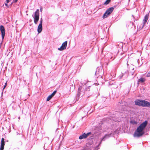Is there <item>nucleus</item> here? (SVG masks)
Instances as JSON below:
<instances>
[{
  "label": "nucleus",
  "mask_w": 150,
  "mask_h": 150,
  "mask_svg": "<svg viewBox=\"0 0 150 150\" xmlns=\"http://www.w3.org/2000/svg\"><path fill=\"white\" fill-rule=\"evenodd\" d=\"M40 11L41 12L42 11V8H40Z\"/></svg>",
  "instance_id": "nucleus-23"
},
{
  "label": "nucleus",
  "mask_w": 150,
  "mask_h": 150,
  "mask_svg": "<svg viewBox=\"0 0 150 150\" xmlns=\"http://www.w3.org/2000/svg\"><path fill=\"white\" fill-rule=\"evenodd\" d=\"M0 30L1 32L2 39H3L5 34V31L4 26L3 25L0 26Z\"/></svg>",
  "instance_id": "nucleus-6"
},
{
  "label": "nucleus",
  "mask_w": 150,
  "mask_h": 150,
  "mask_svg": "<svg viewBox=\"0 0 150 150\" xmlns=\"http://www.w3.org/2000/svg\"><path fill=\"white\" fill-rule=\"evenodd\" d=\"M111 133H110V134H106L105 136H104V137L101 139V141H104L106 139L110 137L111 136Z\"/></svg>",
  "instance_id": "nucleus-11"
},
{
  "label": "nucleus",
  "mask_w": 150,
  "mask_h": 150,
  "mask_svg": "<svg viewBox=\"0 0 150 150\" xmlns=\"http://www.w3.org/2000/svg\"><path fill=\"white\" fill-rule=\"evenodd\" d=\"M5 145L4 139V138H2L1 140V146L0 147V150H3Z\"/></svg>",
  "instance_id": "nucleus-8"
},
{
  "label": "nucleus",
  "mask_w": 150,
  "mask_h": 150,
  "mask_svg": "<svg viewBox=\"0 0 150 150\" xmlns=\"http://www.w3.org/2000/svg\"><path fill=\"white\" fill-rule=\"evenodd\" d=\"M17 1H18V0H15V2H17Z\"/></svg>",
  "instance_id": "nucleus-24"
},
{
  "label": "nucleus",
  "mask_w": 150,
  "mask_h": 150,
  "mask_svg": "<svg viewBox=\"0 0 150 150\" xmlns=\"http://www.w3.org/2000/svg\"><path fill=\"white\" fill-rule=\"evenodd\" d=\"M146 76L147 77H150V72H149L147 73V75H146Z\"/></svg>",
  "instance_id": "nucleus-19"
},
{
  "label": "nucleus",
  "mask_w": 150,
  "mask_h": 150,
  "mask_svg": "<svg viewBox=\"0 0 150 150\" xmlns=\"http://www.w3.org/2000/svg\"><path fill=\"white\" fill-rule=\"evenodd\" d=\"M146 79L144 78H141L139 79L138 81V83H143L145 81Z\"/></svg>",
  "instance_id": "nucleus-13"
},
{
  "label": "nucleus",
  "mask_w": 150,
  "mask_h": 150,
  "mask_svg": "<svg viewBox=\"0 0 150 150\" xmlns=\"http://www.w3.org/2000/svg\"><path fill=\"white\" fill-rule=\"evenodd\" d=\"M42 29V24H39L38 27L37 31L38 33H40Z\"/></svg>",
  "instance_id": "nucleus-10"
},
{
  "label": "nucleus",
  "mask_w": 150,
  "mask_h": 150,
  "mask_svg": "<svg viewBox=\"0 0 150 150\" xmlns=\"http://www.w3.org/2000/svg\"><path fill=\"white\" fill-rule=\"evenodd\" d=\"M32 17L33 18L34 23L35 24H37L39 18V9L37 10L34 14L32 15Z\"/></svg>",
  "instance_id": "nucleus-3"
},
{
  "label": "nucleus",
  "mask_w": 150,
  "mask_h": 150,
  "mask_svg": "<svg viewBox=\"0 0 150 150\" xmlns=\"http://www.w3.org/2000/svg\"><path fill=\"white\" fill-rule=\"evenodd\" d=\"M149 18V15L148 14H146L144 17V19L143 20V27L145 25V24H146L147 21L148 19Z\"/></svg>",
  "instance_id": "nucleus-12"
},
{
  "label": "nucleus",
  "mask_w": 150,
  "mask_h": 150,
  "mask_svg": "<svg viewBox=\"0 0 150 150\" xmlns=\"http://www.w3.org/2000/svg\"><path fill=\"white\" fill-rule=\"evenodd\" d=\"M67 41H65L62 43L61 47L60 48H58V50L60 51H62L65 50L67 47Z\"/></svg>",
  "instance_id": "nucleus-5"
},
{
  "label": "nucleus",
  "mask_w": 150,
  "mask_h": 150,
  "mask_svg": "<svg viewBox=\"0 0 150 150\" xmlns=\"http://www.w3.org/2000/svg\"><path fill=\"white\" fill-rule=\"evenodd\" d=\"M42 21H43V20H42V18H41L40 19V23L39 24H42Z\"/></svg>",
  "instance_id": "nucleus-21"
},
{
  "label": "nucleus",
  "mask_w": 150,
  "mask_h": 150,
  "mask_svg": "<svg viewBox=\"0 0 150 150\" xmlns=\"http://www.w3.org/2000/svg\"><path fill=\"white\" fill-rule=\"evenodd\" d=\"M9 0H6V2H7V3H8L9 2Z\"/></svg>",
  "instance_id": "nucleus-22"
},
{
  "label": "nucleus",
  "mask_w": 150,
  "mask_h": 150,
  "mask_svg": "<svg viewBox=\"0 0 150 150\" xmlns=\"http://www.w3.org/2000/svg\"><path fill=\"white\" fill-rule=\"evenodd\" d=\"M130 122L131 123L134 125H136L137 123V122L136 121L134 120H130Z\"/></svg>",
  "instance_id": "nucleus-14"
},
{
  "label": "nucleus",
  "mask_w": 150,
  "mask_h": 150,
  "mask_svg": "<svg viewBox=\"0 0 150 150\" xmlns=\"http://www.w3.org/2000/svg\"><path fill=\"white\" fill-rule=\"evenodd\" d=\"M7 81H6V82L5 83V85H4V86L3 88V90L6 87V86H7Z\"/></svg>",
  "instance_id": "nucleus-20"
},
{
  "label": "nucleus",
  "mask_w": 150,
  "mask_h": 150,
  "mask_svg": "<svg viewBox=\"0 0 150 150\" xmlns=\"http://www.w3.org/2000/svg\"><path fill=\"white\" fill-rule=\"evenodd\" d=\"M103 70L102 69H100L99 68H98L95 74L96 75H99L101 74L102 73Z\"/></svg>",
  "instance_id": "nucleus-9"
},
{
  "label": "nucleus",
  "mask_w": 150,
  "mask_h": 150,
  "mask_svg": "<svg viewBox=\"0 0 150 150\" xmlns=\"http://www.w3.org/2000/svg\"><path fill=\"white\" fill-rule=\"evenodd\" d=\"M5 5L6 6H7V4H5Z\"/></svg>",
  "instance_id": "nucleus-25"
},
{
  "label": "nucleus",
  "mask_w": 150,
  "mask_h": 150,
  "mask_svg": "<svg viewBox=\"0 0 150 150\" xmlns=\"http://www.w3.org/2000/svg\"><path fill=\"white\" fill-rule=\"evenodd\" d=\"M20 119V117H18V119Z\"/></svg>",
  "instance_id": "nucleus-26"
},
{
  "label": "nucleus",
  "mask_w": 150,
  "mask_h": 150,
  "mask_svg": "<svg viewBox=\"0 0 150 150\" xmlns=\"http://www.w3.org/2000/svg\"><path fill=\"white\" fill-rule=\"evenodd\" d=\"M114 9V8L113 7H111L108 8L103 15V18L104 19L108 17L113 11Z\"/></svg>",
  "instance_id": "nucleus-4"
},
{
  "label": "nucleus",
  "mask_w": 150,
  "mask_h": 150,
  "mask_svg": "<svg viewBox=\"0 0 150 150\" xmlns=\"http://www.w3.org/2000/svg\"><path fill=\"white\" fill-rule=\"evenodd\" d=\"M91 134V132H88L87 134L84 133L79 137V139H85L87 138L88 136Z\"/></svg>",
  "instance_id": "nucleus-7"
},
{
  "label": "nucleus",
  "mask_w": 150,
  "mask_h": 150,
  "mask_svg": "<svg viewBox=\"0 0 150 150\" xmlns=\"http://www.w3.org/2000/svg\"><path fill=\"white\" fill-rule=\"evenodd\" d=\"M81 89V87H79L78 89V92L77 95L79 97L80 96V93Z\"/></svg>",
  "instance_id": "nucleus-15"
},
{
  "label": "nucleus",
  "mask_w": 150,
  "mask_h": 150,
  "mask_svg": "<svg viewBox=\"0 0 150 150\" xmlns=\"http://www.w3.org/2000/svg\"><path fill=\"white\" fill-rule=\"evenodd\" d=\"M136 105L150 108V103L143 100L137 99L134 101Z\"/></svg>",
  "instance_id": "nucleus-2"
},
{
  "label": "nucleus",
  "mask_w": 150,
  "mask_h": 150,
  "mask_svg": "<svg viewBox=\"0 0 150 150\" xmlns=\"http://www.w3.org/2000/svg\"><path fill=\"white\" fill-rule=\"evenodd\" d=\"M111 0H106L104 3V4L106 5L108 4L110 2Z\"/></svg>",
  "instance_id": "nucleus-17"
},
{
  "label": "nucleus",
  "mask_w": 150,
  "mask_h": 150,
  "mask_svg": "<svg viewBox=\"0 0 150 150\" xmlns=\"http://www.w3.org/2000/svg\"><path fill=\"white\" fill-rule=\"evenodd\" d=\"M56 92H57L56 91H54L53 92V93L51 94V96H52V97H53L55 95V94L56 93Z\"/></svg>",
  "instance_id": "nucleus-18"
},
{
  "label": "nucleus",
  "mask_w": 150,
  "mask_h": 150,
  "mask_svg": "<svg viewBox=\"0 0 150 150\" xmlns=\"http://www.w3.org/2000/svg\"><path fill=\"white\" fill-rule=\"evenodd\" d=\"M147 124L146 121H145L142 123L137 128L136 131L134 134V137H139L142 136L144 134L143 130L145 128Z\"/></svg>",
  "instance_id": "nucleus-1"
},
{
  "label": "nucleus",
  "mask_w": 150,
  "mask_h": 150,
  "mask_svg": "<svg viewBox=\"0 0 150 150\" xmlns=\"http://www.w3.org/2000/svg\"><path fill=\"white\" fill-rule=\"evenodd\" d=\"M53 97L51 96V95H49L47 98V101H49L52 97Z\"/></svg>",
  "instance_id": "nucleus-16"
}]
</instances>
